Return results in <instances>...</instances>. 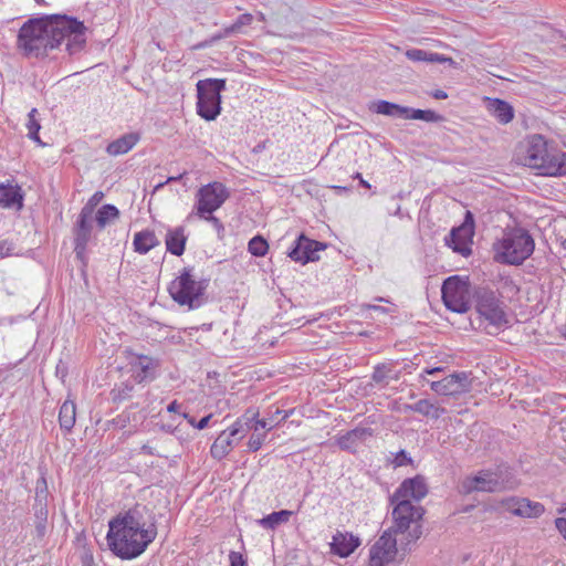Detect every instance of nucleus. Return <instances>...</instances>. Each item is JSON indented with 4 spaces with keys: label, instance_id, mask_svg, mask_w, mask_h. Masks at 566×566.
Wrapping results in <instances>:
<instances>
[{
    "label": "nucleus",
    "instance_id": "nucleus-1",
    "mask_svg": "<svg viewBox=\"0 0 566 566\" xmlns=\"http://www.w3.org/2000/svg\"><path fill=\"white\" fill-rule=\"evenodd\" d=\"M88 29L67 14H44L25 21L19 30L17 48L27 57L43 59L65 43L70 56L85 50Z\"/></svg>",
    "mask_w": 566,
    "mask_h": 566
},
{
    "label": "nucleus",
    "instance_id": "nucleus-2",
    "mask_svg": "<svg viewBox=\"0 0 566 566\" xmlns=\"http://www.w3.org/2000/svg\"><path fill=\"white\" fill-rule=\"evenodd\" d=\"M145 510V506L137 504L109 521L107 543L117 557L134 559L140 556L155 541L157 527L154 522L146 524Z\"/></svg>",
    "mask_w": 566,
    "mask_h": 566
},
{
    "label": "nucleus",
    "instance_id": "nucleus-3",
    "mask_svg": "<svg viewBox=\"0 0 566 566\" xmlns=\"http://www.w3.org/2000/svg\"><path fill=\"white\" fill-rule=\"evenodd\" d=\"M535 242L523 228L507 229L493 243L494 260L502 264L521 265L534 252Z\"/></svg>",
    "mask_w": 566,
    "mask_h": 566
},
{
    "label": "nucleus",
    "instance_id": "nucleus-4",
    "mask_svg": "<svg viewBox=\"0 0 566 566\" xmlns=\"http://www.w3.org/2000/svg\"><path fill=\"white\" fill-rule=\"evenodd\" d=\"M392 504L394 525L390 528L400 535L402 552H410L422 535L421 520L424 510L420 505H413L409 500H396Z\"/></svg>",
    "mask_w": 566,
    "mask_h": 566
},
{
    "label": "nucleus",
    "instance_id": "nucleus-5",
    "mask_svg": "<svg viewBox=\"0 0 566 566\" xmlns=\"http://www.w3.org/2000/svg\"><path fill=\"white\" fill-rule=\"evenodd\" d=\"M518 480L507 465L495 469H483L473 475L465 476L459 484V492L469 495L474 492L495 493L514 490Z\"/></svg>",
    "mask_w": 566,
    "mask_h": 566
},
{
    "label": "nucleus",
    "instance_id": "nucleus-6",
    "mask_svg": "<svg viewBox=\"0 0 566 566\" xmlns=\"http://www.w3.org/2000/svg\"><path fill=\"white\" fill-rule=\"evenodd\" d=\"M207 287V280H195L192 268H184L180 274L170 282L168 292L179 305L196 310L206 303Z\"/></svg>",
    "mask_w": 566,
    "mask_h": 566
},
{
    "label": "nucleus",
    "instance_id": "nucleus-7",
    "mask_svg": "<svg viewBox=\"0 0 566 566\" xmlns=\"http://www.w3.org/2000/svg\"><path fill=\"white\" fill-rule=\"evenodd\" d=\"M197 88V114L210 122L221 113V92L226 90L224 78L200 80Z\"/></svg>",
    "mask_w": 566,
    "mask_h": 566
},
{
    "label": "nucleus",
    "instance_id": "nucleus-8",
    "mask_svg": "<svg viewBox=\"0 0 566 566\" xmlns=\"http://www.w3.org/2000/svg\"><path fill=\"white\" fill-rule=\"evenodd\" d=\"M474 298L478 313L492 326L500 328L507 324L504 304L495 291L480 286L474 292Z\"/></svg>",
    "mask_w": 566,
    "mask_h": 566
},
{
    "label": "nucleus",
    "instance_id": "nucleus-9",
    "mask_svg": "<svg viewBox=\"0 0 566 566\" xmlns=\"http://www.w3.org/2000/svg\"><path fill=\"white\" fill-rule=\"evenodd\" d=\"M469 285L460 276L453 275L442 283L441 295L446 307L455 313H467L470 308Z\"/></svg>",
    "mask_w": 566,
    "mask_h": 566
},
{
    "label": "nucleus",
    "instance_id": "nucleus-10",
    "mask_svg": "<svg viewBox=\"0 0 566 566\" xmlns=\"http://www.w3.org/2000/svg\"><path fill=\"white\" fill-rule=\"evenodd\" d=\"M229 197L230 192L222 182L213 181L202 186L197 192V214L205 217L213 213Z\"/></svg>",
    "mask_w": 566,
    "mask_h": 566
},
{
    "label": "nucleus",
    "instance_id": "nucleus-11",
    "mask_svg": "<svg viewBox=\"0 0 566 566\" xmlns=\"http://www.w3.org/2000/svg\"><path fill=\"white\" fill-rule=\"evenodd\" d=\"M400 536L391 528L384 531L369 549V560L375 566H386L392 563L400 548Z\"/></svg>",
    "mask_w": 566,
    "mask_h": 566
},
{
    "label": "nucleus",
    "instance_id": "nucleus-12",
    "mask_svg": "<svg viewBox=\"0 0 566 566\" xmlns=\"http://www.w3.org/2000/svg\"><path fill=\"white\" fill-rule=\"evenodd\" d=\"M474 235V218L470 211H467L464 221L461 226L453 228L446 237V244L454 252L468 258L472 254V239Z\"/></svg>",
    "mask_w": 566,
    "mask_h": 566
},
{
    "label": "nucleus",
    "instance_id": "nucleus-13",
    "mask_svg": "<svg viewBox=\"0 0 566 566\" xmlns=\"http://www.w3.org/2000/svg\"><path fill=\"white\" fill-rule=\"evenodd\" d=\"M326 243L312 240L304 234H300L294 241L293 248L289 252V256L295 261L306 264L319 259L318 252L326 249Z\"/></svg>",
    "mask_w": 566,
    "mask_h": 566
},
{
    "label": "nucleus",
    "instance_id": "nucleus-14",
    "mask_svg": "<svg viewBox=\"0 0 566 566\" xmlns=\"http://www.w3.org/2000/svg\"><path fill=\"white\" fill-rule=\"evenodd\" d=\"M430 388L438 395L458 396L470 390L471 381L467 373L461 371L449 375L441 380L431 381Z\"/></svg>",
    "mask_w": 566,
    "mask_h": 566
},
{
    "label": "nucleus",
    "instance_id": "nucleus-15",
    "mask_svg": "<svg viewBox=\"0 0 566 566\" xmlns=\"http://www.w3.org/2000/svg\"><path fill=\"white\" fill-rule=\"evenodd\" d=\"M428 494V486L426 480L421 475L409 478L402 481L399 488L390 496V503L396 500H409L411 497L416 501L422 500Z\"/></svg>",
    "mask_w": 566,
    "mask_h": 566
},
{
    "label": "nucleus",
    "instance_id": "nucleus-16",
    "mask_svg": "<svg viewBox=\"0 0 566 566\" xmlns=\"http://www.w3.org/2000/svg\"><path fill=\"white\" fill-rule=\"evenodd\" d=\"M539 175L563 176L566 175V153L548 150L546 156L534 167Z\"/></svg>",
    "mask_w": 566,
    "mask_h": 566
},
{
    "label": "nucleus",
    "instance_id": "nucleus-17",
    "mask_svg": "<svg viewBox=\"0 0 566 566\" xmlns=\"http://www.w3.org/2000/svg\"><path fill=\"white\" fill-rule=\"evenodd\" d=\"M135 360L130 361L135 369V379L137 382H149L157 377V369L160 365L159 359L143 354H135Z\"/></svg>",
    "mask_w": 566,
    "mask_h": 566
},
{
    "label": "nucleus",
    "instance_id": "nucleus-18",
    "mask_svg": "<svg viewBox=\"0 0 566 566\" xmlns=\"http://www.w3.org/2000/svg\"><path fill=\"white\" fill-rule=\"evenodd\" d=\"M374 436V430L369 427H356L353 430L339 436L336 440L337 446L347 452L355 453L357 447Z\"/></svg>",
    "mask_w": 566,
    "mask_h": 566
},
{
    "label": "nucleus",
    "instance_id": "nucleus-19",
    "mask_svg": "<svg viewBox=\"0 0 566 566\" xmlns=\"http://www.w3.org/2000/svg\"><path fill=\"white\" fill-rule=\"evenodd\" d=\"M359 544L360 542L358 537H355L353 534L337 532L333 536L331 546L333 553L340 557H347L359 546Z\"/></svg>",
    "mask_w": 566,
    "mask_h": 566
},
{
    "label": "nucleus",
    "instance_id": "nucleus-20",
    "mask_svg": "<svg viewBox=\"0 0 566 566\" xmlns=\"http://www.w3.org/2000/svg\"><path fill=\"white\" fill-rule=\"evenodd\" d=\"M23 192L18 185L0 184V207L21 210L23 207Z\"/></svg>",
    "mask_w": 566,
    "mask_h": 566
},
{
    "label": "nucleus",
    "instance_id": "nucleus-21",
    "mask_svg": "<svg viewBox=\"0 0 566 566\" xmlns=\"http://www.w3.org/2000/svg\"><path fill=\"white\" fill-rule=\"evenodd\" d=\"M547 151L546 139L542 135H534L526 150L525 165L534 169L538 161L543 159V156H546Z\"/></svg>",
    "mask_w": 566,
    "mask_h": 566
},
{
    "label": "nucleus",
    "instance_id": "nucleus-22",
    "mask_svg": "<svg viewBox=\"0 0 566 566\" xmlns=\"http://www.w3.org/2000/svg\"><path fill=\"white\" fill-rule=\"evenodd\" d=\"M406 56L412 62H426V63H448L451 66H457V62L449 56L440 53L430 52L422 49H410L406 51Z\"/></svg>",
    "mask_w": 566,
    "mask_h": 566
},
{
    "label": "nucleus",
    "instance_id": "nucleus-23",
    "mask_svg": "<svg viewBox=\"0 0 566 566\" xmlns=\"http://www.w3.org/2000/svg\"><path fill=\"white\" fill-rule=\"evenodd\" d=\"M140 140L138 132L127 133L109 143L106 153L111 156H119L128 153Z\"/></svg>",
    "mask_w": 566,
    "mask_h": 566
},
{
    "label": "nucleus",
    "instance_id": "nucleus-24",
    "mask_svg": "<svg viewBox=\"0 0 566 566\" xmlns=\"http://www.w3.org/2000/svg\"><path fill=\"white\" fill-rule=\"evenodd\" d=\"M187 239L184 227L180 226L175 229H169L165 239L167 251L176 256L182 255L186 249Z\"/></svg>",
    "mask_w": 566,
    "mask_h": 566
},
{
    "label": "nucleus",
    "instance_id": "nucleus-25",
    "mask_svg": "<svg viewBox=\"0 0 566 566\" xmlns=\"http://www.w3.org/2000/svg\"><path fill=\"white\" fill-rule=\"evenodd\" d=\"M369 111L376 114L394 118H406L408 106H402L389 101L379 99L370 103Z\"/></svg>",
    "mask_w": 566,
    "mask_h": 566
},
{
    "label": "nucleus",
    "instance_id": "nucleus-26",
    "mask_svg": "<svg viewBox=\"0 0 566 566\" xmlns=\"http://www.w3.org/2000/svg\"><path fill=\"white\" fill-rule=\"evenodd\" d=\"M259 416L258 411L248 410L243 416L238 418L235 422L224 430L237 441L241 440L250 430H252V422Z\"/></svg>",
    "mask_w": 566,
    "mask_h": 566
},
{
    "label": "nucleus",
    "instance_id": "nucleus-27",
    "mask_svg": "<svg viewBox=\"0 0 566 566\" xmlns=\"http://www.w3.org/2000/svg\"><path fill=\"white\" fill-rule=\"evenodd\" d=\"M488 109L501 124H509L514 118V109L506 101L489 98Z\"/></svg>",
    "mask_w": 566,
    "mask_h": 566
},
{
    "label": "nucleus",
    "instance_id": "nucleus-28",
    "mask_svg": "<svg viewBox=\"0 0 566 566\" xmlns=\"http://www.w3.org/2000/svg\"><path fill=\"white\" fill-rule=\"evenodd\" d=\"M403 410L413 411L434 420L439 419L442 415L447 412V410L443 407L434 405L428 399H420L416 403L405 405Z\"/></svg>",
    "mask_w": 566,
    "mask_h": 566
},
{
    "label": "nucleus",
    "instance_id": "nucleus-29",
    "mask_svg": "<svg viewBox=\"0 0 566 566\" xmlns=\"http://www.w3.org/2000/svg\"><path fill=\"white\" fill-rule=\"evenodd\" d=\"M94 217L84 212H80L74 232V241H80V244L90 242L93 230Z\"/></svg>",
    "mask_w": 566,
    "mask_h": 566
},
{
    "label": "nucleus",
    "instance_id": "nucleus-30",
    "mask_svg": "<svg viewBox=\"0 0 566 566\" xmlns=\"http://www.w3.org/2000/svg\"><path fill=\"white\" fill-rule=\"evenodd\" d=\"M235 442L237 440L223 430L210 448L211 457L217 460H222L229 454Z\"/></svg>",
    "mask_w": 566,
    "mask_h": 566
},
{
    "label": "nucleus",
    "instance_id": "nucleus-31",
    "mask_svg": "<svg viewBox=\"0 0 566 566\" xmlns=\"http://www.w3.org/2000/svg\"><path fill=\"white\" fill-rule=\"evenodd\" d=\"M76 419V406L73 400H65L60 407L59 411V424L61 430L71 432L75 424Z\"/></svg>",
    "mask_w": 566,
    "mask_h": 566
},
{
    "label": "nucleus",
    "instance_id": "nucleus-32",
    "mask_svg": "<svg viewBox=\"0 0 566 566\" xmlns=\"http://www.w3.org/2000/svg\"><path fill=\"white\" fill-rule=\"evenodd\" d=\"M133 244L136 252L146 254L159 244V240L154 231L144 230L135 234Z\"/></svg>",
    "mask_w": 566,
    "mask_h": 566
},
{
    "label": "nucleus",
    "instance_id": "nucleus-33",
    "mask_svg": "<svg viewBox=\"0 0 566 566\" xmlns=\"http://www.w3.org/2000/svg\"><path fill=\"white\" fill-rule=\"evenodd\" d=\"M34 509V527L36 532V536L42 538L46 533V523L49 511L46 504L42 503L41 500H35L33 505Z\"/></svg>",
    "mask_w": 566,
    "mask_h": 566
},
{
    "label": "nucleus",
    "instance_id": "nucleus-34",
    "mask_svg": "<svg viewBox=\"0 0 566 566\" xmlns=\"http://www.w3.org/2000/svg\"><path fill=\"white\" fill-rule=\"evenodd\" d=\"M520 503V507L516 509V516L536 518L545 512L544 505L539 502H534L526 497H522Z\"/></svg>",
    "mask_w": 566,
    "mask_h": 566
},
{
    "label": "nucleus",
    "instance_id": "nucleus-35",
    "mask_svg": "<svg viewBox=\"0 0 566 566\" xmlns=\"http://www.w3.org/2000/svg\"><path fill=\"white\" fill-rule=\"evenodd\" d=\"M118 216L119 210L114 205L107 203L97 210L94 220L96 221L97 228L103 230L112 220L117 219Z\"/></svg>",
    "mask_w": 566,
    "mask_h": 566
},
{
    "label": "nucleus",
    "instance_id": "nucleus-36",
    "mask_svg": "<svg viewBox=\"0 0 566 566\" xmlns=\"http://www.w3.org/2000/svg\"><path fill=\"white\" fill-rule=\"evenodd\" d=\"M292 515L291 511L281 510L279 512H272L259 521V524L266 530H274L281 523H286Z\"/></svg>",
    "mask_w": 566,
    "mask_h": 566
},
{
    "label": "nucleus",
    "instance_id": "nucleus-37",
    "mask_svg": "<svg viewBox=\"0 0 566 566\" xmlns=\"http://www.w3.org/2000/svg\"><path fill=\"white\" fill-rule=\"evenodd\" d=\"M406 119H418L427 123H438L443 120V116L432 109H416L408 107Z\"/></svg>",
    "mask_w": 566,
    "mask_h": 566
},
{
    "label": "nucleus",
    "instance_id": "nucleus-38",
    "mask_svg": "<svg viewBox=\"0 0 566 566\" xmlns=\"http://www.w3.org/2000/svg\"><path fill=\"white\" fill-rule=\"evenodd\" d=\"M134 388V385L128 381L116 385L109 392L112 401L115 403L124 402L133 396Z\"/></svg>",
    "mask_w": 566,
    "mask_h": 566
},
{
    "label": "nucleus",
    "instance_id": "nucleus-39",
    "mask_svg": "<svg viewBox=\"0 0 566 566\" xmlns=\"http://www.w3.org/2000/svg\"><path fill=\"white\" fill-rule=\"evenodd\" d=\"M36 115H38L36 108H32L28 115V117H29L28 123H27L28 136L30 139L36 142L39 144H42L40 136H39V130L41 128V125L36 118Z\"/></svg>",
    "mask_w": 566,
    "mask_h": 566
},
{
    "label": "nucleus",
    "instance_id": "nucleus-40",
    "mask_svg": "<svg viewBox=\"0 0 566 566\" xmlns=\"http://www.w3.org/2000/svg\"><path fill=\"white\" fill-rule=\"evenodd\" d=\"M248 250L254 256H264L269 250L268 241L261 235H255L249 241Z\"/></svg>",
    "mask_w": 566,
    "mask_h": 566
},
{
    "label": "nucleus",
    "instance_id": "nucleus-41",
    "mask_svg": "<svg viewBox=\"0 0 566 566\" xmlns=\"http://www.w3.org/2000/svg\"><path fill=\"white\" fill-rule=\"evenodd\" d=\"M253 21L251 13H243L229 27H226V34H235L241 31L243 27L250 25Z\"/></svg>",
    "mask_w": 566,
    "mask_h": 566
},
{
    "label": "nucleus",
    "instance_id": "nucleus-42",
    "mask_svg": "<svg viewBox=\"0 0 566 566\" xmlns=\"http://www.w3.org/2000/svg\"><path fill=\"white\" fill-rule=\"evenodd\" d=\"M392 371V367L389 364H378L374 367V371L371 374V379L376 384H382L387 378L390 377V373Z\"/></svg>",
    "mask_w": 566,
    "mask_h": 566
},
{
    "label": "nucleus",
    "instance_id": "nucleus-43",
    "mask_svg": "<svg viewBox=\"0 0 566 566\" xmlns=\"http://www.w3.org/2000/svg\"><path fill=\"white\" fill-rule=\"evenodd\" d=\"M497 282L500 284V287L504 290L506 293L511 295H516L520 293V286L516 284L512 276L499 274Z\"/></svg>",
    "mask_w": 566,
    "mask_h": 566
},
{
    "label": "nucleus",
    "instance_id": "nucleus-44",
    "mask_svg": "<svg viewBox=\"0 0 566 566\" xmlns=\"http://www.w3.org/2000/svg\"><path fill=\"white\" fill-rule=\"evenodd\" d=\"M266 432H260V431H253L251 434L249 441H248V449L250 452H256L261 449L263 446V442L265 440Z\"/></svg>",
    "mask_w": 566,
    "mask_h": 566
},
{
    "label": "nucleus",
    "instance_id": "nucleus-45",
    "mask_svg": "<svg viewBox=\"0 0 566 566\" xmlns=\"http://www.w3.org/2000/svg\"><path fill=\"white\" fill-rule=\"evenodd\" d=\"M103 198H104V193L102 191H96L87 200V202L83 206V208L81 209V212H84V213L93 216L94 211H95V208L102 201Z\"/></svg>",
    "mask_w": 566,
    "mask_h": 566
},
{
    "label": "nucleus",
    "instance_id": "nucleus-46",
    "mask_svg": "<svg viewBox=\"0 0 566 566\" xmlns=\"http://www.w3.org/2000/svg\"><path fill=\"white\" fill-rule=\"evenodd\" d=\"M521 499L522 497H518V496H510V497H506V499H503L501 502H500V505L507 512L512 513L513 515L516 516V509L520 507V502H521Z\"/></svg>",
    "mask_w": 566,
    "mask_h": 566
},
{
    "label": "nucleus",
    "instance_id": "nucleus-47",
    "mask_svg": "<svg viewBox=\"0 0 566 566\" xmlns=\"http://www.w3.org/2000/svg\"><path fill=\"white\" fill-rule=\"evenodd\" d=\"M203 220L210 222L213 227V229L217 231L218 238L223 239L224 237V226L221 222L219 218L213 216V213L205 214V217H201Z\"/></svg>",
    "mask_w": 566,
    "mask_h": 566
},
{
    "label": "nucleus",
    "instance_id": "nucleus-48",
    "mask_svg": "<svg viewBox=\"0 0 566 566\" xmlns=\"http://www.w3.org/2000/svg\"><path fill=\"white\" fill-rule=\"evenodd\" d=\"M293 413V410H281L276 408L273 412L269 411L268 416L271 418V421L274 422L275 426L284 421L286 418H289Z\"/></svg>",
    "mask_w": 566,
    "mask_h": 566
},
{
    "label": "nucleus",
    "instance_id": "nucleus-49",
    "mask_svg": "<svg viewBox=\"0 0 566 566\" xmlns=\"http://www.w3.org/2000/svg\"><path fill=\"white\" fill-rule=\"evenodd\" d=\"M274 427H275V424H274V422L271 421L270 417H269V419H261V420H258L255 418L254 421L252 422V430L253 431H259L260 429L270 431Z\"/></svg>",
    "mask_w": 566,
    "mask_h": 566
},
{
    "label": "nucleus",
    "instance_id": "nucleus-50",
    "mask_svg": "<svg viewBox=\"0 0 566 566\" xmlns=\"http://www.w3.org/2000/svg\"><path fill=\"white\" fill-rule=\"evenodd\" d=\"M88 242H84L83 244H80V241H74V252L76 255V259H78L83 265H86V249H87Z\"/></svg>",
    "mask_w": 566,
    "mask_h": 566
},
{
    "label": "nucleus",
    "instance_id": "nucleus-51",
    "mask_svg": "<svg viewBox=\"0 0 566 566\" xmlns=\"http://www.w3.org/2000/svg\"><path fill=\"white\" fill-rule=\"evenodd\" d=\"M230 566H248L247 559L239 552L231 551L229 554Z\"/></svg>",
    "mask_w": 566,
    "mask_h": 566
},
{
    "label": "nucleus",
    "instance_id": "nucleus-52",
    "mask_svg": "<svg viewBox=\"0 0 566 566\" xmlns=\"http://www.w3.org/2000/svg\"><path fill=\"white\" fill-rule=\"evenodd\" d=\"M409 463H411V458L405 450H400L394 459L395 467H402Z\"/></svg>",
    "mask_w": 566,
    "mask_h": 566
},
{
    "label": "nucleus",
    "instance_id": "nucleus-53",
    "mask_svg": "<svg viewBox=\"0 0 566 566\" xmlns=\"http://www.w3.org/2000/svg\"><path fill=\"white\" fill-rule=\"evenodd\" d=\"M555 526L560 532L563 537L566 539V518L557 517L555 520Z\"/></svg>",
    "mask_w": 566,
    "mask_h": 566
},
{
    "label": "nucleus",
    "instance_id": "nucleus-54",
    "mask_svg": "<svg viewBox=\"0 0 566 566\" xmlns=\"http://www.w3.org/2000/svg\"><path fill=\"white\" fill-rule=\"evenodd\" d=\"M211 417H212V415H208V416H206V417L201 418V419L196 423V428H197V429H199V430L205 429V428L208 426V423H209V421H210Z\"/></svg>",
    "mask_w": 566,
    "mask_h": 566
},
{
    "label": "nucleus",
    "instance_id": "nucleus-55",
    "mask_svg": "<svg viewBox=\"0 0 566 566\" xmlns=\"http://www.w3.org/2000/svg\"><path fill=\"white\" fill-rule=\"evenodd\" d=\"M230 35H231V34H226V28H224V29H222L220 32H218V33L213 34V35L211 36V39H210V41H209V42H210V43H214V42H217V41H219V40H221V39L228 38V36H230Z\"/></svg>",
    "mask_w": 566,
    "mask_h": 566
},
{
    "label": "nucleus",
    "instance_id": "nucleus-56",
    "mask_svg": "<svg viewBox=\"0 0 566 566\" xmlns=\"http://www.w3.org/2000/svg\"><path fill=\"white\" fill-rule=\"evenodd\" d=\"M184 175H186V172L180 174V175H178V176H171V177H168V178H167V180H166L165 182H161V184L157 185V187H156V188L158 189V188L163 187V186H164V185H166V184L175 182V181H179V180L184 177Z\"/></svg>",
    "mask_w": 566,
    "mask_h": 566
},
{
    "label": "nucleus",
    "instance_id": "nucleus-57",
    "mask_svg": "<svg viewBox=\"0 0 566 566\" xmlns=\"http://www.w3.org/2000/svg\"><path fill=\"white\" fill-rule=\"evenodd\" d=\"M431 96L436 99H446L448 98V94L442 90H436L431 93Z\"/></svg>",
    "mask_w": 566,
    "mask_h": 566
},
{
    "label": "nucleus",
    "instance_id": "nucleus-58",
    "mask_svg": "<svg viewBox=\"0 0 566 566\" xmlns=\"http://www.w3.org/2000/svg\"><path fill=\"white\" fill-rule=\"evenodd\" d=\"M443 371V367H431V368H424L423 374L436 376L439 373Z\"/></svg>",
    "mask_w": 566,
    "mask_h": 566
},
{
    "label": "nucleus",
    "instance_id": "nucleus-59",
    "mask_svg": "<svg viewBox=\"0 0 566 566\" xmlns=\"http://www.w3.org/2000/svg\"><path fill=\"white\" fill-rule=\"evenodd\" d=\"M180 407L181 406L177 402V400H174L168 405L167 410L169 412H179Z\"/></svg>",
    "mask_w": 566,
    "mask_h": 566
},
{
    "label": "nucleus",
    "instance_id": "nucleus-60",
    "mask_svg": "<svg viewBox=\"0 0 566 566\" xmlns=\"http://www.w3.org/2000/svg\"><path fill=\"white\" fill-rule=\"evenodd\" d=\"M355 179H358L359 180V184L364 187V188H370V184L366 180L363 179L361 177V174L359 172H356L355 176H354Z\"/></svg>",
    "mask_w": 566,
    "mask_h": 566
},
{
    "label": "nucleus",
    "instance_id": "nucleus-61",
    "mask_svg": "<svg viewBox=\"0 0 566 566\" xmlns=\"http://www.w3.org/2000/svg\"><path fill=\"white\" fill-rule=\"evenodd\" d=\"M182 417H184L185 419H187V420H188V422H189L192 427H195V428H196V423H197V422H196V420H195V418H193V417H190V416H189L188 413H186V412H185V413H182Z\"/></svg>",
    "mask_w": 566,
    "mask_h": 566
},
{
    "label": "nucleus",
    "instance_id": "nucleus-62",
    "mask_svg": "<svg viewBox=\"0 0 566 566\" xmlns=\"http://www.w3.org/2000/svg\"><path fill=\"white\" fill-rule=\"evenodd\" d=\"M142 450H143L145 453H147V454H153V451H151L150 447H148V446H143V447H142Z\"/></svg>",
    "mask_w": 566,
    "mask_h": 566
},
{
    "label": "nucleus",
    "instance_id": "nucleus-63",
    "mask_svg": "<svg viewBox=\"0 0 566 566\" xmlns=\"http://www.w3.org/2000/svg\"><path fill=\"white\" fill-rule=\"evenodd\" d=\"M560 333H562V336L566 339V325L563 326Z\"/></svg>",
    "mask_w": 566,
    "mask_h": 566
},
{
    "label": "nucleus",
    "instance_id": "nucleus-64",
    "mask_svg": "<svg viewBox=\"0 0 566 566\" xmlns=\"http://www.w3.org/2000/svg\"><path fill=\"white\" fill-rule=\"evenodd\" d=\"M163 428H164L166 431H172L171 426H163Z\"/></svg>",
    "mask_w": 566,
    "mask_h": 566
}]
</instances>
